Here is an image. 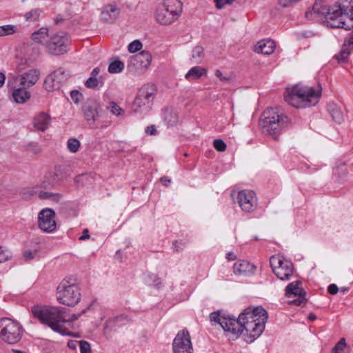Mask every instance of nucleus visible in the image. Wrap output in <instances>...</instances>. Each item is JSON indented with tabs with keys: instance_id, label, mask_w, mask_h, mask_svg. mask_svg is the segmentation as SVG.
Returning a JSON list of instances; mask_svg holds the SVG:
<instances>
[{
	"instance_id": "nucleus-1",
	"label": "nucleus",
	"mask_w": 353,
	"mask_h": 353,
	"mask_svg": "<svg viewBox=\"0 0 353 353\" xmlns=\"http://www.w3.org/2000/svg\"><path fill=\"white\" fill-rule=\"evenodd\" d=\"M65 309L61 307H48L36 305L32 308L33 316L40 322L49 326L54 332L61 334H70L65 332L61 323L72 322L78 319L81 314H72L71 318L66 319L63 316Z\"/></svg>"
},
{
	"instance_id": "nucleus-2",
	"label": "nucleus",
	"mask_w": 353,
	"mask_h": 353,
	"mask_svg": "<svg viewBox=\"0 0 353 353\" xmlns=\"http://www.w3.org/2000/svg\"><path fill=\"white\" fill-rule=\"evenodd\" d=\"M313 10L318 14L325 15L327 26L332 28L353 29V7L334 6L328 9H320V3H315Z\"/></svg>"
},
{
	"instance_id": "nucleus-3",
	"label": "nucleus",
	"mask_w": 353,
	"mask_h": 353,
	"mask_svg": "<svg viewBox=\"0 0 353 353\" xmlns=\"http://www.w3.org/2000/svg\"><path fill=\"white\" fill-rule=\"evenodd\" d=\"M268 318L267 311L261 306L248 307L241 313V322L243 330L245 331L250 341H253L261 334Z\"/></svg>"
},
{
	"instance_id": "nucleus-4",
	"label": "nucleus",
	"mask_w": 353,
	"mask_h": 353,
	"mask_svg": "<svg viewBox=\"0 0 353 353\" xmlns=\"http://www.w3.org/2000/svg\"><path fill=\"white\" fill-rule=\"evenodd\" d=\"M321 97V90L297 84L288 88L285 94V101L296 108H305L315 105Z\"/></svg>"
},
{
	"instance_id": "nucleus-5",
	"label": "nucleus",
	"mask_w": 353,
	"mask_h": 353,
	"mask_svg": "<svg viewBox=\"0 0 353 353\" xmlns=\"http://www.w3.org/2000/svg\"><path fill=\"white\" fill-rule=\"evenodd\" d=\"M288 125V117L273 108L265 110L261 117L259 125L263 134L277 140L283 128Z\"/></svg>"
},
{
	"instance_id": "nucleus-6",
	"label": "nucleus",
	"mask_w": 353,
	"mask_h": 353,
	"mask_svg": "<svg viewBox=\"0 0 353 353\" xmlns=\"http://www.w3.org/2000/svg\"><path fill=\"white\" fill-rule=\"evenodd\" d=\"M183 3L180 0H163L155 12L156 21L161 25H170L182 13Z\"/></svg>"
},
{
	"instance_id": "nucleus-7",
	"label": "nucleus",
	"mask_w": 353,
	"mask_h": 353,
	"mask_svg": "<svg viewBox=\"0 0 353 353\" xmlns=\"http://www.w3.org/2000/svg\"><path fill=\"white\" fill-rule=\"evenodd\" d=\"M81 296L79 286L70 279H63L57 288V299L63 305L74 306L80 301Z\"/></svg>"
},
{
	"instance_id": "nucleus-8",
	"label": "nucleus",
	"mask_w": 353,
	"mask_h": 353,
	"mask_svg": "<svg viewBox=\"0 0 353 353\" xmlns=\"http://www.w3.org/2000/svg\"><path fill=\"white\" fill-rule=\"evenodd\" d=\"M0 336L9 344L18 343L22 336V327L16 321L9 318L0 320Z\"/></svg>"
},
{
	"instance_id": "nucleus-9",
	"label": "nucleus",
	"mask_w": 353,
	"mask_h": 353,
	"mask_svg": "<svg viewBox=\"0 0 353 353\" xmlns=\"http://www.w3.org/2000/svg\"><path fill=\"white\" fill-rule=\"evenodd\" d=\"M69 43L68 34L65 32H59L52 35L45 43V49L48 54L59 56L68 51Z\"/></svg>"
},
{
	"instance_id": "nucleus-10",
	"label": "nucleus",
	"mask_w": 353,
	"mask_h": 353,
	"mask_svg": "<svg viewBox=\"0 0 353 353\" xmlns=\"http://www.w3.org/2000/svg\"><path fill=\"white\" fill-rule=\"evenodd\" d=\"M210 318L211 321L219 323L224 331L229 332L236 336H239L243 331L242 322H241V314L238 319H236L221 315V312L218 311L211 313Z\"/></svg>"
},
{
	"instance_id": "nucleus-11",
	"label": "nucleus",
	"mask_w": 353,
	"mask_h": 353,
	"mask_svg": "<svg viewBox=\"0 0 353 353\" xmlns=\"http://www.w3.org/2000/svg\"><path fill=\"white\" fill-rule=\"evenodd\" d=\"M154 92L155 87L153 85H146L142 87L133 103V111L140 112L148 110L153 101Z\"/></svg>"
},
{
	"instance_id": "nucleus-12",
	"label": "nucleus",
	"mask_w": 353,
	"mask_h": 353,
	"mask_svg": "<svg viewBox=\"0 0 353 353\" xmlns=\"http://www.w3.org/2000/svg\"><path fill=\"white\" fill-rule=\"evenodd\" d=\"M270 266L274 273L281 280H288L293 273V265L280 256H272L270 259Z\"/></svg>"
},
{
	"instance_id": "nucleus-13",
	"label": "nucleus",
	"mask_w": 353,
	"mask_h": 353,
	"mask_svg": "<svg viewBox=\"0 0 353 353\" xmlns=\"http://www.w3.org/2000/svg\"><path fill=\"white\" fill-rule=\"evenodd\" d=\"M70 74L63 68H59L51 72L44 81V87L47 91H53L59 89L65 83Z\"/></svg>"
},
{
	"instance_id": "nucleus-14",
	"label": "nucleus",
	"mask_w": 353,
	"mask_h": 353,
	"mask_svg": "<svg viewBox=\"0 0 353 353\" xmlns=\"http://www.w3.org/2000/svg\"><path fill=\"white\" fill-rule=\"evenodd\" d=\"M38 226L44 232H54L57 228L54 211L51 208L43 209L38 215Z\"/></svg>"
},
{
	"instance_id": "nucleus-15",
	"label": "nucleus",
	"mask_w": 353,
	"mask_h": 353,
	"mask_svg": "<svg viewBox=\"0 0 353 353\" xmlns=\"http://www.w3.org/2000/svg\"><path fill=\"white\" fill-rule=\"evenodd\" d=\"M236 200L241 210L245 212L251 213L256 209L257 199L253 191L244 190L239 192Z\"/></svg>"
},
{
	"instance_id": "nucleus-16",
	"label": "nucleus",
	"mask_w": 353,
	"mask_h": 353,
	"mask_svg": "<svg viewBox=\"0 0 353 353\" xmlns=\"http://www.w3.org/2000/svg\"><path fill=\"white\" fill-rule=\"evenodd\" d=\"M174 353H193L190 336L187 330L179 332L173 341Z\"/></svg>"
},
{
	"instance_id": "nucleus-17",
	"label": "nucleus",
	"mask_w": 353,
	"mask_h": 353,
	"mask_svg": "<svg viewBox=\"0 0 353 353\" xmlns=\"http://www.w3.org/2000/svg\"><path fill=\"white\" fill-rule=\"evenodd\" d=\"M301 281H296L290 283L285 289V294L288 298L298 296L296 299L290 301L291 303L296 305H301L306 302L305 298L306 292L301 286Z\"/></svg>"
},
{
	"instance_id": "nucleus-18",
	"label": "nucleus",
	"mask_w": 353,
	"mask_h": 353,
	"mask_svg": "<svg viewBox=\"0 0 353 353\" xmlns=\"http://www.w3.org/2000/svg\"><path fill=\"white\" fill-rule=\"evenodd\" d=\"M151 61L152 55L150 52L143 50L132 57L130 65L136 70H143L149 67Z\"/></svg>"
},
{
	"instance_id": "nucleus-19",
	"label": "nucleus",
	"mask_w": 353,
	"mask_h": 353,
	"mask_svg": "<svg viewBox=\"0 0 353 353\" xmlns=\"http://www.w3.org/2000/svg\"><path fill=\"white\" fill-rule=\"evenodd\" d=\"M40 71L38 69L30 70L17 77L21 86L26 88L34 85L39 80Z\"/></svg>"
},
{
	"instance_id": "nucleus-20",
	"label": "nucleus",
	"mask_w": 353,
	"mask_h": 353,
	"mask_svg": "<svg viewBox=\"0 0 353 353\" xmlns=\"http://www.w3.org/2000/svg\"><path fill=\"white\" fill-rule=\"evenodd\" d=\"M37 194L41 199H48L55 202L59 201L61 198V196L59 194L43 190L39 191L37 188H33L32 189L24 191L23 192V197L25 199H28L29 197Z\"/></svg>"
},
{
	"instance_id": "nucleus-21",
	"label": "nucleus",
	"mask_w": 353,
	"mask_h": 353,
	"mask_svg": "<svg viewBox=\"0 0 353 353\" xmlns=\"http://www.w3.org/2000/svg\"><path fill=\"white\" fill-rule=\"evenodd\" d=\"M51 117L48 113L41 112L37 114L33 119V126L37 130L44 132L50 126Z\"/></svg>"
},
{
	"instance_id": "nucleus-22",
	"label": "nucleus",
	"mask_w": 353,
	"mask_h": 353,
	"mask_svg": "<svg viewBox=\"0 0 353 353\" xmlns=\"http://www.w3.org/2000/svg\"><path fill=\"white\" fill-rule=\"evenodd\" d=\"M119 13L120 10L116 5L110 4L103 8L101 17L102 21L111 23L117 20Z\"/></svg>"
},
{
	"instance_id": "nucleus-23",
	"label": "nucleus",
	"mask_w": 353,
	"mask_h": 353,
	"mask_svg": "<svg viewBox=\"0 0 353 353\" xmlns=\"http://www.w3.org/2000/svg\"><path fill=\"white\" fill-rule=\"evenodd\" d=\"M254 270L255 266L247 261H238L233 266V272L236 275L252 274Z\"/></svg>"
},
{
	"instance_id": "nucleus-24",
	"label": "nucleus",
	"mask_w": 353,
	"mask_h": 353,
	"mask_svg": "<svg viewBox=\"0 0 353 353\" xmlns=\"http://www.w3.org/2000/svg\"><path fill=\"white\" fill-rule=\"evenodd\" d=\"M275 48L274 41L271 39L261 40L254 47V51L264 54H272Z\"/></svg>"
},
{
	"instance_id": "nucleus-25",
	"label": "nucleus",
	"mask_w": 353,
	"mask_h": 353,
	"mask_svg": "<svg viewBox=\"0 0 353 353\" xmlns=\"http://www.w3.org/2000/svg\"><path fill=\"white\" fill-rule=\"evenodd\" d=\"M12 96L14 102L23 104L30 100L31 95L26 88L21 86L13 90Z\"/></svg>"
},
{
	"instance_id": "nucleus-26",
	"label": "nucleus",
	"mask_w": 353,
	"mask_h": 353,
	"mask_svg": "<svg viewBox=\"0 0 353 353\" xmlns=\"http://www.w3.org/2000/svg\"><path fill=\"white\" fill-rule=\"evenodd\" d=\"M98 103L94 101H88L83 105V110L86 120H94L98 114Z\"/></svg>"
},
{
	"instance_id": "nucleus-27",
	"label": "nucleus",
	"mask_w": 353,
	"mask_h": 353,
	"mask_svg": "<svg viewBox=\"0 0 353 353\" xmlns=\"http://www.w3.org/2000/svg\"><path fill=\"white\" fill-rule=\"evenodd\" d=\"M49 36V30L46 27H42L38 30L34 31L31 34V39L37 43H40L45 47V43L48 42Z\"/></svg>"
},
{
	"instance_id": "nucleus-28",
	"label": "nucleus",
	"mask_w": 353,
	"mask_h": 353,
	"mask_svg": "<svg viewBox=\"0 0 353 353\" xmlns=\"http://www.w3.org/2000/svg\"><path fill=\"white\" fill-rule=\"evenodd\" d=\"M328 111L332 119L337 123H341L344 121V112L341 106L336 104H330L328 107Z\"/></svg>"
},
{
	"instance_id": "nucleus-29",
	"label": "nucleus",
	"mask_w": 353,
	"mask_h": 353,
	"mask_svg": "<svg viewBox=\"0 0 353 353\" xmlns=\"http://www.w3.org/2000/svg\"><path fill=\"white\" fill-rule=\"evenodd\" d=\"M207 75V70L200 66L192 67L185 74V78L188 80H196L203 76Z\"/></svg>"
},
{
	"instance_id": "nucleus-30",
	"label": "nucleus",
	"mask_w": 353,
	"mask_h": 353,
	"mask_svg": "<svg viewBox=\"0 0 353 353\" xmlns=\"http://www.w3.org/2000/svg\"><path fill=\"white\" fill-rule=\"evenodd\" d=\"M164 121L168 125H175L179 121V116L176 111L166 108L164 112Z\"/></svg>"
},
{
	"instance_id": "nucleus-31",
	"label": "nucleus",
	"mask_w": 353,
	"mask_h": 353,
	"mask_svg": "<svg viewBox=\"0 0 353 353\" xmlns=\"http://www.w3.org/2000/svg\"><path fill=\"white\" fill-rule=\"evenodd\" d=\"M204 50L201 46H196L192 50L191 59L195 63H200L204 58Z\"/></svg>"
},
{
	"instance_id": "nucleus-32",
	"label": "nucleus",
	"mask_w": 353,
	"mask_h": 353,
	"mask_svg": "<svg viewBox=\"0 0 353 353\" xmlns=\"http://www.w3.org/2000/svg\"><path fill=\"white\" fill-rule=\"evenodd\" d=\"M17 32V28L14 25H4L0 26V37L11 35Z\"/></svg>"
},
{
	"instance_id": "nucleus-33",
	"label": "nucleus",
	"mask_w": 353,
	"mask_h": 353,
	"mask_svg": "<svg viewBox=\"0 0 353 353\" xmlns=\"http://www.w3.org/2000/svg\"><path fill=\"white\" fill-rule=\"evenodd\" d=\"M123 68L124 63L119 60H117L110 63L108 67V72L112 74L119 73L123 70Z\"/></svg>"
},
{
	"instance_id": "nucleus-34",
	"label": "nucleus",
	"mask_w": 353,
	"mask_h": 353,
	"mask_svg": "<svg viewBox=\"0 0 353 353\" xmlns=\"http://www.w3.org/2000/svg\"><path fill=\"white\" fill-rule=\"evenodd\" d=\"M80 146H81V143L77 139L70 138L68 140L67 148L70 152H72V153L77 152Z\"/></svg>"
},
{
	"instance_id": "nucleus-35",
	"label": "nucleus",
	"mask_w": 353,
	"mask_h": 353,
	"mask_svg": "<svg viewBox=\"0 0 353 353\" xmlns=\"http://www.w3.org/2000/svg\"><path fill=\"white\" fill-rule=\"evenodd\" d=\"M12 257V253L9 249L0 246V263L8 261Z\"/></svg>"
},
{
	"instance_id": "nucleus-36",
	"label": "nucleus",
	"mask_w": 353,
	"mask_h": 353,
	"mask_svg": "<svg viewBox=\"0 0 353 353\" xmlns=\"http://www.w3.org/2000/svg\"><path fill=\"white\" fill-rule=\"evenodd\" d=\"M40 17V12L39 10H32L29 12H27L24 14V18L28 21H36L39 19Z\"/></svg>"
},
{
	"instance_id": "nucleus-37",
	"label": "nucleus",
	"mask_w": 353,
	"mask_h": 353,
	"mask_svg": "<svg viewBox=\"0 0 353 353\" xmlns=\"http://www.w3.org/2000/svg\"><path fill=\"white\" fill-rule=\"evenodd\" d=\"M350 51H349L347 49H346L344 47H342L341 50L340 51L339 54H336L335 56L336 59L339 63H343L345 62L350 54Z\"/></svg>"
},
{
	"instance_id": "nucleus-38",
	"label": "nucleus",
	"mask_w": 353,
	"mask_h": 353,
	"mask_svg": "<svg viewBox=\"0 0 353 353\" xmlns=\"http://www.w3.org/2000/svg\"><path fill=\"white\" fill-rule=\"evenodd\" d=\"M88 88L97 89L99 85V81L94 77H90L88 79L85 83Z\"/></svg>"
},
{
	"instance_id": "nucleus-39",
	"label": "nucleus",
	"mask_w": 353,
	"mask_h": 353,
	"mask_svg": "<svg viewBox=\"0 0 353 353\" xmlns=\"http://www.w3.org/2000/svg\"><path fill=\"white\" fill-rule=\"evenodd\" d=\"M110 112L115 115H120L123 112V109L114 102H111L108 107Z\"/></svg>"
},
{
	"instance_id": "nucleus-40",
	"label": "nucleus",
	"mask_w": 353,
	"mask_h": 353,
	"mask_svg": "<svg viewBox=\"0 0 353 353\" xmlns=\"http://www.w3.org/2000/svg\"><path fill=\"white\" fill-rule=\"evenodd\" d=\"M142 46V43L139 41L135 40L129 44L128 51L131 53L136 52L141 50Z\"/></svg>"
},
{
	"instance_id": "nucleus-41",
	"label": "nucleus",
	"mask_w": 353,
	"mask_h": 353,
	"mask_svg": "<svg viewBox=\"0 0 353 353\" xmlns=\"http://www.w3.org/2000/svg\"><path fill=\"white\" fill-rule=\"evenodd\" d=\"M214 148L219 152H223L226 149V144L221 139H215L213 143Z\"/></svg>"
},
{
	"instance_id": "nucleus-42",
	"label": "nucleus",
	"mask_w": 353,
	"mask_h": 353,
	"mask_svg": "<svg viewBox=\"0 0 353 353\" xmlns=\"http://www.w3.org/2000/svg\"><path fill=\"white\" fill-rule=\"evenodd\" d=\"M79 348L81 353H92L90 345L85 341H79Z\"/></svg>"
},
{
	"instance_id": "nucleus-43",
	"label": "nucleus",
	"mask_w": 353,
	"mask_h": 353,
	"mask_svg": "<svg viewBox=\"0 0 353 353\" xmlns=\"http://www.w3.org/2000/svg\"><path fill=\"white\" fill-rule=\"evenodd\" d=\"M343 47L352 52L353 50V34H351L349 37H346Z\"/></svg>"
},
{
	"instance_id": "nucleus-44",
	"label": "nucleus",
	"mask_w": 353,
	"mask_h": 353,
	"mask_svg": "<svg viewBox=\"0 0 353 353\" xmlns=\"http://www.w3.org/2000/svg\"><path fill=\"white\" fill-rule=\"evenodd\" d=\"M345 339H341L332 350V353H341L345 346Z\"/></svg>"
},
{
	"instance_id": "nucleus-45",
	"label": "nucleus",
	"mask_w": 353,
	"mask_h": 353,
	"mask_svg": "<svg viewBox=\"0 0 353 353\" xmlns=\"http://www.w3.org/2000/svg\"><path fill=\"white\" fill-rule=\"evenodd\" d=\"M71 99L75 103H79L82 98V94L78 90H72L70 93Z\"/></svg>"
},
{
	"instance_id": "nucleus-46",
	"label": "nucleus",
	"mask_w": 353,
	"mask_h": 353,
	"mask_svg": "<svg viewBox=\"0 0 353 353\" xmlns=\"http://www.w3.org/2000/svg\"><path fill=\"white\" fill-rule=\"evenodd\" d=\"M300 0H278V3L283 8L291 6L294 3L298 2Z\"/></svg>"
},
{
	"instance_id": "nucleus-47",
	"label": "nucleus",
	"mask_w": 353,
	"mask_h": 353,
	"mask_svg": "<svg viewBox=\"0 0 353 353\" xmlns=\"http://www.w3.org/2000/svg\"><path fill=\"white\" fill-rule=\"evenodd\" d=\"M234 0H215L216 6L218 9H221L225 4H230Z\"/></svg>"
},
{
	"instance_id": "nucleus-48",
	"label": "nucleus",
	"mask_w": 353,
	"mask_h": 353,
	"mask_svg": "<svg viewBox=\"0 0 353 353\" xmlns=\"http://www.w3.org/2000/svg\"><path fill=\"white\" fill-rule=\"evenodd\" d=\"M23 256L26 261H30L34 259V254L30 250H26L23 253Z\"/></svg>"
},
{
	"instance_id": "nucleus-49",
	"label": "nucleus",
	"mask_w": 353,
	"mask_h": 353,
	"mask_svg": "<svg viewBox=\"0 0 353 353\" xmlns=\"http://www.w3.org/2000/svg\"><path fill=\"white\" fill-rule=\"evenodd\" d=\"M339 291V288L336 284H331L328 286V292L331 294H336Z\"/></svg>"
},
{
	"instance_id": "nucleus-50",
	"label": "nucleus",
	"mask_w": 353,
	"mask_h": 353,
	"mask_svg": "<svg viewBox=\"0 0 353 353\" xmlns=\"http://www.w3.org/2000/svg\"><path fill=\"white\" fill-rule=\"evenodd\" d=\"M90 176L87 174L79 175L76 178L77 183H84L85 181H88Z\"/></svg>"
},
{
	"instance_id": "nucleus-51",
	"label": "nucleus",
	"mask_w": 353,
	"mask_h": 353,
	"mask_svg": "<svg viewBox=\"0 0 353 353\" xmlns=\"http://www.w3.org/2000/svg\"><path fill=\"white\" fill-rule=\"evenodd\" d=\"M79 346V341L71 340L68 341V346L72 350H75L77 346Z\"/></svg>"
},
{
	"instance_id": "nucleus-52",
	"label": "nucleus",
	"mask_w": 353,
	"mask_h": 353,
	"mask_svg": "<svg viewBox=\"0 0 353 353\" xmlns=\"http://www.w3.org/2000/svg\"><path fill=\"white\" fill-rule=\"evenodd\" d=\"M215 76L221 81H228L229 80L228 78L223 76L222 72L219 70L215 71Z\"/></svg>"
},
{
	"instance_id": "nucleus-53",
	"label": "nucleus",
	"mask_w": 353,
	"mask_h": 353,
	"mask_svg": "<svg viewBox=\"0 0 353 353\" xmlns=\"http://www.w3.org/2000/svg\"><path fill=\"white\" fill-rule=\"evenodd\" d=\"M145 132L148 134H150L151 135L154 134L156 133L155 126L154 125L148 126L145 130Z\"/></svg>"
},
{
	"instance_id": "nucleus-54",
	"label": "nucleus",
	"mask_w": 353,
	"mask_h": 353,
	"mask_svg": "<svg viewBox=\"0 0 353 353\" xmlns=\"http://www.w3.org/2000/svg\"><path fill=\"white\" fill-rule=\"evenodd\" d=\"M89 238H90V235L88 234V230L85 229L83 231V235L79 237V240L84 241V240L88 239Z\"/></svg>"
},
{
	"instance_id": "nucleus-55",
	"label": "nucleus",
	"mask_w": 353,
	"mask_h": 353,
	"mask_svg": "<svg viewBox=\"0 0 353 353\" xmlns=\"http://www.w3.org/2000/svg\"><path fill=\"white\" fill-rule=\"evenodd\" d=\"M161 183L168 186L171 183V179L168 176H163L160 179Z\"/></svg>"
},
{
	"instance_id": "nucleus-56",
	"label": "nucleus",
	"mask_w": 353,
	"mask_h": 353,
	"mask_svg": "<svg viewBox=\"0 0 353 353\" xmlns=\"http://www.w3.org/2000/svg\"><path fill=\"white\" fill-rule=\"evenodd\" d=\"M226 257L229 261H233L236 259V256L232 252H228Z\"/></svg>"
},
{
	"instance_id": "nucleus-57",
	"label": "nucleus",
	"mask_w": 353,
	"mask_h": 353,
	"mask_svg": "<svg viewBox=\"0 0 353 353\" xmlns=\"http://www.w3.org/2000/svg\"><path fill=\"white\" fill-rule=\"evenodd\" d=\"M5 79H6L5 74L2 72H0V88H1L3 86V85L4 84Z\"/></svg>"
},
{
	"instance_id": "nucleus-58",
	"label": "nucleus",
	"mask_w": 353,
	"mask_h": 353,
	"mask_svg": "<svg viewBox=\"0 0 353 353\" xmlns=\"http://www.w3.org/2000/svg\"><path fill=\"white\" fill-rule=\"evenodd\" d=\"M100 72V69L99 68H95L93 69L91 73V77H96Z\"/></svg>"
},
{
	"instance_id": "nucleus-59",
	"label": "nucleus",
	"mask_w": 353,
	"mask_h": 353,
	"mask_svg": "<svg viewBox=\"0 0 353 353\" xmlns=\"http://www.w3.org/2000/svg\"><path fill=\"white\" fill-rule=\"evenodd\" d=\"M179 244V243H178L177 241H176L174 243V251L176 252H179L180 250L183 249V248L180 247ZM180 244L181 243H180Z\"/></svg>"
},
{
	"instance_id": "nucleus-60",
	"label": "nucleus",
	"mask_w": 353,
	"mask_h": 353,
	"mask_svg": "<svg viewBox=\"0 0 353 353\" xmlns=\"http://www.w3.org/2000/svg\"><path fill=\"white\" fill-rule=\"evenodd\" d=\"M316 315L313 313H310L309 315H308V319L310 320V321H314L316 319Z\"/></svg>"
},
{
	"instance_id": "nucleus-61",
	"label": "nucleus",
	"mask_w": 353,
	"mask_h": 353,
	"mask_svg": "<svg viewBox=\"0 0 353 353\" xmlns=\"http://www.w3.org/2000/svg\"><path fill=\"white\" fill-rule=\"evenodd\" d=\"M341 292H343V293H345L347 290V288H341Z\"/></svg>"
},
{
	"instance_id": "nucleus-62",
	"label": "nucleus",
	"mask_w": 353,
	"mask_h": 353,
	"mask_svg": "<svg viewBox=\"0 0 353 353\" xmlns=\"http://www.w3.org/2000/svg\"><path fill=\"white\" fill-rule=\"evenodd\" d=\"M14 353H26V352L21 351V350H14Z\"/></svg>"
}]
</instances>
